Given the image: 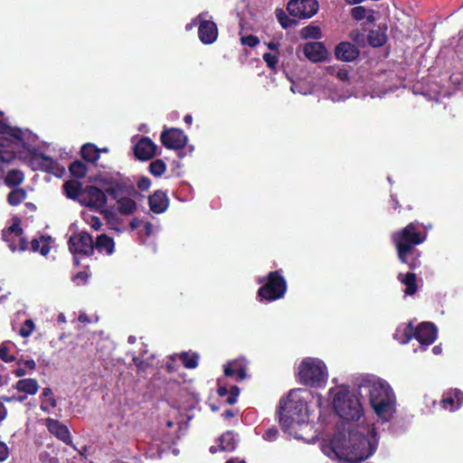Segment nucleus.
Returning a JSON list of instances; mask_svg holds the SVG:
<instances>
[{"label":"nucleus","instance_id":"37998d69","mask_svg":"<svg viewBox=\"0 0 463 463\" xmlns=\"http://www.w3.org/2000/svg\"><path fill=\"white\" fill-rule=\"evenodd\" d=\"M302 34L307 38L318 39L321 36V32L317 26H307L303 29Z\"/></svg>","mask_w":463,"mask_h":463},{"label":"nucleus","instance_id":"a18cd8bd","mask_svg":"<svg viewBox=\"0 0 463 463\" xmlns=\"http://www.w3.org/2000/svg\"><path fill=\"white\" fill-rule=\"evenodd\" d=\"M241 44L247 45L249 47H255L259 44L260 40L254 35H246L241 37Z\"/></svg>","mask_w":463,"mask_h":463},{"label":"nucleus","instance_id":"cd10ccee","mask_svg":"<svg viewBox=\"0 0 463 463\" xmlns=\"http://www.w3.org/2000/svg\"><path fill=\"white\" fill-rule=\"evenodd\" d=\"M63 190L67 197L77 200L80 203V194L84 188H82L81 184L78 181L71 180L64 183Z\"/></svg>","mask_w":463,"mask_h":463},{"label":"nucleus","instance_id":"a19ab883","mask_svg":"<svg viewBox=\"0 0 463 463\" xmlns=\"http://www.w3.org/2000/svg\"><path fill=\"white\" fill-rule=\"evenodd\" d=\"M35 328L34 323L32 319H26L22 325L19 334L23 337H29Z\"/></svg>","mask_w":463,"mask_h":463},{"label":"nucleus","instance_id":"20e7f679","mask_svg":"<svg viewBox=\"0 0 463 463\" xmlns=\"http://www.w3.org/2000/svg\"><path fill=\"white\" fill-rule=\"evenodd\" d=\"M333 398V406L337 415L346 420H357L363 415V407L359 399L345 386L332 388L329 391Z\"/></svg>","mask_w":463,"mask_h":463},{"label":"nucleus","instance_id":"79ce46f5","mask_svg":"<svg viewBox=\"0 0 463 463\" xmlns=\"http://www.w3.org/2000/svg\"><path fill=\"white\" fill-rule=\"evenodd\" d=\"M351 14L355 20H362L365 17L370 18L372 16L371 11L365 9L364 6L354 7Z\"/></svg>","mask_w":463,"mask_h":463},{"label":"nucleus","instance_id":"603ef678","mask_svg":"<svg viewBox=\"0 0 463 463\" xmlns=\"http://www.w3.org/2000/svg\"><path fill=\"white\" fill-rule=\"evenodd\" d=\"M278 430L275 428L269 429L263 435V439L267 441H273L278 437Z\"/></svg>","mask_w":463,"mask_h":463},{"label":"nucleus","instance_id":"ea45409f","mask_svg":"<svg viewBox=\"0 0 463 463\" xmlns=\"http://www.w3.org/2000/svg\"><path fill=\"white\" fill-rule=\"evenodd\" d=\"M70 171L75 177H83L87 173L86 165L80 161H75L70 165Z\"/></svg>","mask_w":463,"mask_h":463},{"label":"nucleus","instance_id":"864d4df0","mask_svg":"<svg viewBox=\"0 0 463 463\" xmlns=\"http://www.w3.org/2000/svg\"><path fill=\"white\" fill-rule=\"evenodd\" d=\"M150 185L151 181L149 180V178L146 176L139 178V180L137 181V187L142 191L147 190L150 187Z\"/></svg>","mask_w":463,"mask_h":463},{"label":"nucleus","instance_id":"f704fd0d","mask_svg":"<svg viewBox=\"0 0 463 463\" xmlns=\"http://www.w3.org/2000/svg\"><path fill=\"white\" fill-rule=\"evenodd\" d=\"M99 149L93 144H85L81 147L82 157L89 162H96L99 157Z\"/></svg>","mask_w":463,"mask_h":463},{"label":"nucleus","instance_id":"393cba45","mask_svg":"<svg viewBox=\"0 0 463 463\" xmlns=\"http://www.w3.org/2000/svg\"><path fill=\"white\" fill-rule=\"evenodd\" d=\"M39 383L35 379L26 378L19 380L14 388L18 392H24L27 395H33L39 390Z\"/></svg>","mask_w":463,"mask_h":463},{"label":"nucleus","instance_id":"f3484780","mask_svg":"<svg viewBox=\"0 0 463 463\" xmlns=\"http://www.w3.org/2000/svg\"><path fill=\"white\" fill-rule=\"evenodd\" d=\"M45 425L48 430L52 434L56 436L59 439L62 440L64 443L68 445L72 444V440L71 439V434L68 428L62 423H61L59 420L48 418L45 420Z\"/></svg>","mask_w":463,"mask_h":463},{"label":"nucleus","instance_id":"de8ad7c7","mask_svg":"<svg viewBox=\"0 0 463 463\" xmlns=\"http://www.w3.org/2000/svg\"><path fill=\"white\" fill-rule=\"evenodd\" d=\"M277 18L279 21L283 28H287L290 25V20L287 17L282 10L276 11Z\"/></svg>","mask_w":463,"mask_h":463},{"label":"nucleus","instance_id":"2eb2a0df","mask_svg":"<svg viewBox=\"0 0 463 463\" xmlns=\"http://www.w3.org/2000/svg\"><path fill=\"white\" fill-rule=\"evenodd\" d=\"M94 182L112 196H117V191L120 186V176L118 174H99L94 178Z\"/></svg>","mask_w":463,"mask_h":463},{"label":"nucleus","instance_id":"2f4dec72","mask_svg":"<svg viewBox=\"0 0 463 463\" xmlns=\"http://www.w3.org/2000/svg\"><path fill=\"white\" fill-rule=\"evenodd\" d=\"M238 439L232 431H227L219 439L220 450L232 451L235 449Z\"/></svg>","mask_w":463,"mask_h":463},{"label":"nucleus","instance_id":"9d476101","mask_svg":"<svg viewBox=\"0 0 463 463\" xmlns=\"http://www.w3.org/2000/svg\"><path fill=\"white\" fill-rule=\"evenodd\" d=\"M69 247L73 254L82 255H90L94 249L91 236L85 232L71 235L69 241Z\"/></svg>","mask_w":463,"mask_h":463},{"label":"nucleus","instance_id":"052dcab7","mask_svg":"<svg viewBox=\"0 0 463 463\" xmlns=\"http://www.w3.org/2000/svg\"><path fill=\"white\" fill-rule=\"evenodd\" d=\"M25 396H19V397H15V396H12V397H4L3 400L5 401V402H13V401H17V402H24L25 400Z\"/></svg>","mask_w":463,"mask_h":463},{"label":"nucleus","instance_id":"58836bf2","mask_svg":"<svg viewBox=\"0 0 463 463\" xmlns=\"http://www.w3.org/2000/svg\"><path fill=\"white\" fill-rule=\"evenodd\" d=\"M166 170V165L163 160L157 159L149 165L150 173L155 176H161Z\"/></svg>","mask_w":463,"mask_h":463},{"label":"nucleus","instance_id":"72a5a7b5","mask_svg":"<svg viewBox=\"0 0 463 463\" xmlns=\"http://www.w3.org/2000/svg\"><path fill=\"white\" fill-rule=\"evenodd\" d=\"M386 41L385 32L380 28L372 30L368 34V42L373 47L382 46Z\"/></svg>","mask_w":463,"mask_h":463},{"label":"nucleus","instance_id":"c9c22d12","mask_svg":"<svg viewBox=\"0 0 463 463\" xmlns=\"http://www.w3.org/2000/svg\"><path fill=\"white\" fill-rule=\"evenodd\" d=\"M400 279L401 281L406 286L405 293L407 295H412L416 291V278L415 275L412 273H407L406 275L402 276L400 274Z\"/></svg>","mask_w":463,"mask_h":463},{"label":"nucleus","instance_id":"e2e57ef3","mask_svg":"<svg viewBox=\"0 0 463 463\" xmlns=\"http://www.w3.org/2000/svg\"><path fill=\"white\" fill-rule=\"evenodd\" d=\"M337 77L341 80H346L347 78H348V75H347V71L345 70H339L337 71Z\"/></svg>","mask_w":463,"mask_h":463},{"label":"nucleus","instance_id":"4c0bfd02","mask_svg":"<svg viewBox=\"0 0 463 463\" xmlns=\"http://www.w3.org/2000/svg\"><path fill=\"white\" fill-rule=\"evenodd\" d=\"M25 197L26 194L23 189H14L8 194L7 200L11 205H18Z\"/></svg>","mask_w":463,"mask_h":463},{"label":"nucleus","instance_id":"338daca9","mask_svg":"<svg viewBox=\"0 0 463 463\" xmlns=\"http://www.w3.org/2000/svg\"><path fill=\"white\" fill-rule=\"evenodd\" d=\"M222 416L224 419L232 418L234 416V413L232 410H227L223 412Z\"/></svg>","mask_w":463,"mask_h":463},{"label":"nucleus","instance_id":"1a4fd4ad","mask_svg":"<svg viewBox=\"0 0 463 463\" xmlns=\"http://www.w3.org/2000/svg\"><path fill=\"white\" fill-rule=\"evenodd\" d=\"M80 203L90 208L102 209L107 203V196L96 186H86L80 194Z\"/></svg>","mask_w":463,"mask_h":463},{"label":"nucleus","instance_id":"4be33fe9","mask_svg":"<svg viewBox=\"0 0 463 463\" xmlns=\"http://www.w3.org/2000/svg\"><path fill=\"white\" fill-rule=\"evenodd\" d=\"M36 160L38 161L43 170L52 173L58 177L62 176L65 172V168L52 160L51 157L40 156L37 157Z\"/></svg>","mask_w":463,"mask_h":463},{"label":"nucleus","instance_id":"0e129e2a","mask_svg":"<svg viewBox=\"0 0 463 463\" xmlns=\"http://www.w3.org/2000/svg\"><path fill=\"white\" fill-rule=\"evenodd\" d=\"M330 99L334 102H336V101H341V100L345 99V97L337 96L335 93H331L330 94Z\"/></svg>","mask_w":463,"mask_h":463},{"label":"nucleus","instance_id":"f8f14e48","mask_svg":"<svg viewBox=\"0 0 463 463\" xmlns=\"http://www.w3.org/2000/svg\"><path fill=\"white\" fill-rule=\"evenodd\" d=\"M23 231L19 222H14L7 230L4 231V240L9 243L13 251L24 250L26 249V241L22 236Z\"/></svg>","mask_w":463,"mask_h":463},{"label":"nucleus","instance_id":"8fccbe9b","mask_svg":"<svg viewBox=\"0 0 463 463\" xmlns=\"http://www.w3.org/2000/svg\"><path fill=\"white\" fill-rule=\"evenodd\" d=\"M0 358L6 363L14 361V356L9 354L7 346L4 345L0 346Z\"/></svg>","mask_w":463,"mask_h":463},{"label":"nucleus","instance_id":"4d7b16f0","mask_svg":"<svg viewBox=\"0 0 463 463\" xmlns=\"http://www.w3.org/2000/svg\"><path fill=\"white\" fill-rule=\"evenodd\" d=\"M21 362H22V365L25 369L27 368V369H29L31 371L35 369L36 364H35V362L33 359L25 360V361H21Z\"/></svg>","mask_w":463,"mask_h":463},{"label":"nucleus","instance_id":"bf43d9fd","mask_svg":"<svg viewBox=\"0 0 463 463\" xmlns=\"http://www.w3.org/2000/svg\"><path fill=\"white\" fill-rule=\"evenodd\" d=\"M145 233L147 236L154 234L155 227L149 222H146L144 225Z\"/></svg>","mask_w":463,"mask_h":463},{"label":"nucleus","instance_id":"49530a36","mask_svg":"<svg viewBox=\"0 0 463 463\" xmlns=\"http://www.w3.org/2000/svg\"><path fill=\"white\" fill-rule=\"evenodd\" d=\"M39 459L42 463H58L59 460L55 457H52L49 452L42 451L39 454Z\"/></svg>","mask_w":463,"mask_h":463},{"label":"nucleus","instance_id":"6e6552de","mask_svg":"<svg viewBox=\"0 0 463 463\" xmlns=\"http://www.w3.org/2000/svg\"><path fill=\"white\" fill-rule=\"evenodd\" d=\"M317 0H290L288 4V13L298 18H309L317 14Z\"/></svg>","mask_w":463,"mask_h":463},{"label":"nucleus","instance_id":"13d9d810","mask_svg":"<svg viewBox=\"0 0 463 463\" xmlns=\"http://www.w3.org/2000/svg\"><path fill=\"white\" fill-rule=\"evenodd\" d=\"M17 377H22L26 374V369L22 365V362H18V368L14 371Z\"/></svg>","mask_w":463,"mask_h":463},{"label":"nucleus","instance_id":"dca6fc26","mask_svg":"<svg viewBox=\"0 0 463 463\" xmlns=\"http://www.w3.org/2000/svg\"><path fill=\"white\" fill-rule=\"evenodd\" d=\"M156 144L146 137H140L135 144V156L140 160H148L156 154Z\"/></svg>","mask_w":463,"mask_h":463},{"label":"nucleus","instance_id":"423d86ee","mask_svg":"<svg viewBox=\"0 0 463 463\" xmlns=\"http://www.w3.org/2000/svg\"><path fill=\"white\" fill-rule=\"evenodd\" d=\"M426 237V233L420 234L417 232L414 222H411L402 230L393 233L392 241L396 245L400 260L408 263L411 268H414L416 263L409 262L408 255L412 248L422 243Z\"/></svg>","mask_w":463,"mask_h":463},{"label":"nucleus","instance_id":"7c9ffc66","mask_svg":"<svg viewBox=\"0 0 463 463\" xmlns=\"http://www.w3.org/2000/svg\"><path fill=\"white\" fill-rule=\"evenodd\" d=\"M41 410L49 412L51 409H53L57 405L56 399L54 398L53 392L50 388H44L41 394Z\"/></svg>","mask_w":463,"mask_h":463},{"label":"nucleus","instance_id":"473e14b6","mask_svg":"<svg viewBox=\"0 0 463 463\" xmlns=\"http://www.w3.org/2000/svg\"><path fill=\"white\" fill-rule=\"evenodd\" d=\"M50 237L41 236L39 239L32 241V249L33 251H40L42 255L46 256L50 251Z\"/></svg>","mask_w":463,"mask_h":463},{"label":"nucleus","instance_id":"412c9836","mask_svg":"<svg viewBox=\"0 0 463 463\" xmlns=\"http://www.w3.org/2000/svg\"><path fill=\"white\" fill-rule=\"evenodd\" d=\"M36 160L38 161L43 170L52 173L58 177L62 176L65 172V168L52 160L51 157L40 156L37 157Z\"/></svg>","mask_w":463,"mask_h":463},{"label":"nucleus","instance_id":"3c124183","mask_svg":"<svg viewBox=\"0 0 463 463\" xmlns=\"http://www.w3.org/2000/svg\"><path fill=\"white\" fill-rule=\"evenodd\" d=\"M9 453L8 446L4 441L0 440V462L5 461L9 457Z\"/></svg>","mask_w":463,"mask_h":463},{"label":"nucleus","instance_id":"aec40b11","mask_svg":"<svg viewBox=\"0 0 463 463\" xmlns=\"http://www.w3.org/2000/svg\"><path fill=\"white\" fill-rule=\"evenodd\" d=\"M358 54V49L350 43H341L335 48V55L337 59L345 61H354Z\"/></svg>","mask_w":463,"mask_h":463},{"label":"nucleus","instance_id":"9b49d317","mask_svg":"<svg viewBox=\"0 0 463 463\" xmlns=\"http://www.w3.org/2000/svg\"><path fill=\"white\" fill-rule=\"evenodd\" d=\"M414 337L419 342L420 349L424 351L437 338V328L430 322H422L414 328Z\"/></svg>","mask_w":463,"mask_h":463},{"label":"nucleus","instance_id":"69168bd1","mask_svg":"<svg viewBox=\"0 0 463 463\" xmlns=\"http://www.w3.org/2000/svg\"><path fill=\"white\" fill-rule=\"evenodd\" d=\"M237 397H238V395H236V394H231L227 399L228 403H230V404L235 403L237 401Z\"/></svg>","mask_w":463,"mask_h":463},{"label":"nucleus","instance_id":"bb28decb","mask_svg":"<svg viewBox=\"0 0 463 463\" xmlns=\"http://www.w3.org/2000/svg\"><path fill=\"white\" fill-rule=\"evenodd\" d=\"M93 245L94 248L98 250L99 252H104L107 255H111L115 250L114 241L106 234H101L98 236L96 242L93 243Z\"/></svg>","mask_w":463,"mask_h":463},{"label":"nucleus","instance_id":"5fc2aeb1","mask_svg":"<svg viewBox=\"0 0 463 463\" xmlns=\"http://www.w3.org/2000/svg\"><path fill=\"white\" fill-rule=\"evenodd\" d=\"M86 221L94 230H99L101 227V222L96 216L87 217Z\"/></svg>","mask_w":463,"mask_h":463},{"label":"nucleus","instance_id":"680f3d73","mask_svg":"<svg viewBox=\"0 0 463 463\" xmlns=\"http://www.w3.org/2000/svg\"><path fill=\"white\" fill-rule=\"evenodd\" d=\"M7 415V411L5 407V405L0 402V422L3 421Z\"/></svg>","mask_w":463,"mask_h":463},{"label":"nucleus","instance_id":"a878e982","mask_svg":"<svg viewBox=\"0 0 463 463\" xmlns=\"http://www.w3.org/2000/svg\"><path fill=\"white\" fill-rule=\"evenodd\" d=\"M414 336V326L411 323L400 325L394 333V338L401 344H407Z\"/></svg>","mask_w":463,"mask_h":463},{"label":"nucleus","instance_id":"4468645a","mask_svg":"<svg viewBox=\"0 0 463 463\" xmlns=\"http://www.w3.org/2000/svg\"><path fill=\"white\" fill-rule=\"evenodd\" d=\"M194 24H198L199 38L204 44L213 43L217 39L218 30L213 22L203 21L202 15H199Z\"/></svg>","mask_w":463,"mask_h":463},{"label":"nucleus","instance_id":"5701e85b","mask_svg":"<svg viewBox=\"0 0 463 463\" xmlns=\"http://www.w3.org/2000/svg\"><path fill=\"white\" fill-rule=\"evenodd\" d=\"M149 206L152 212L156 213H164L168 206L166 195L162 192H156L149 197Z\"/></svg>","mask_w":463,"mask_h":463},{"label":"nucleus","instance_id":"0eeeda50","mask_svg":"<svg viewBox=\"0 0 463 463\" xmlns=\"http://www.w3.org/2000/svg\"><path fill=\"white\" fill-rule=\"evenodd\" d=\"M286 281L278 271L270 272L268 281L259 289V297L267 301L282 298L286 292Z\"/></svg>","mask_w":463,"mask_h":463},{"label":"nucleus","instance_id":"f03ea898","mask_svg":"<svg viewBox=\"0 0 463 463\" xmlns=\"http://www.w3.org/2000/svg\"><path fill=\"white\" fill-rule=\"evenodd\" d=\"M309 393L303 389H296L280 401L279 423L289 435L296 439H301L298 430L302 427H307L308 410L307 401Z\"/></svg>","mask_w":463,"mask_h":463},{"label":"nucleus","instance_id":"f257e3e1","mask_svg":"<svg viewBox=\"0 0 463 463\" xmlns=\"http://www.w3.org/2000/svg\"><path fill=\"white\" fill-rule=\"evenodd\" d=\"M378 446L376 430L372 423L361 422L348 427L347 432H338L323 452L343 463H360L372 456Z\"/></svg>","mask_w":463,"mask_h":463},{"label":"nucleus","instance_id":"c756f323","mask_svg":"<svg viewBox=\"0 0 463 463\" xmlns=\"http://www.w3.org/2000/svg\"><path fill=\"white\" fill-rule=\"evenodd\" d=\"M117 210L122 214L130 215L137 210V203L130 197H120L117 201Z\"/></svg>","mask_w":463,"mask_h":463},{"label":"nucleus","instance_id":"09e8293b","mask_svg":"<svg viewBox=\"0 0 463 463\" xmlns=\"http://www.w3.org/2000/svg\"><path fill=\"white\" fill-rule=\"evenodd\" d=\"M133 361L136 364V366L138 368V370L145 371L147 366L151 365L152 364L149 362V359H144L139 357H134Z\"/></svg>","mask_w":463,"mask_h":463},{"label":"nucleus","instance_id":"774afa93","mask_svg":"<svg viewBox=\"0 0 463 463\" xmlns=\"http://www.w3.org/2000/svg\"><path fill=\"white\" fill-rule=\"evenodd\" d=\"M140 224V222L137 219H133L130 222V227L135 230L137 229Z\"/></svg>","mask_w":463,"mask_h":463},{"label":"nucleus","instance_id":"c03bdc74","mask_svg":"<svg viewBox=\"0 0 463 463\" xmlns=\"http://www.w3.org/2000/svg\"><path fill=\"white\" fill-rule=\"evenodd\" d=\"M263 60L270 69L274 70L278 63V55L275 52H267L263 54Z\"/></svg>","mask_w":463,"mask_h":463},{"label":"nucleus","instance_id":"ddd939ff","mask_svg":"<svg viewBox=\"0 0 463 463\" xmlns=\"http://www.w3.org/2000/svg\"><path fill=\"white\" fill-rule=\"evenodd\" d=\"M160 138L162 144L170 149H180L184 147L187 142V137L178 128L164 130Z\"/></svg>","mask_w":463,"mask_h":463},{"label":"nucleus","instance_id":"a211bd4d","mask_svg":"<svg viewBox=\"0 0 463 463\" xmlns=\"http://www.w3.org/2000/svg\"><path fill=\"white\" fill-rule=\"evenodd\" d=\"M463 403V393L459 390L447 392L441 400V407L449 411L458 410Z\"/></svg>","mask_w":463,"mask_h":463},{"label":"nucleus","instance_id":"39448f33","mask_svg":"<svg viewBox=\"0 0 463 463\" xmlns=\"http://www.w3.org/2000/svg\"><path fill=\"white\" fill-rule=\"evenodd\" d=\"M299 381L311 387L325 386L328 379L326 364L316 357L304 358L298 368Z\"/></svg>","mask_w":463,"mask_h":463},{"label":"nucleus","instance_id":"b1692460","mask_svg":"<svg viewBox=\"0 0 463 463\" xmlns=\"http://www.w3.org/2000/svg\"><path fill=\"white\" fill-rule=\"evenodd\" d=\"M224 373L227 376H234L239 380H243L246 377L244 361L235 360L229 363L224 367Z\"/></svg>","mask_w":463,"mask_h":463},{"label":"nucleus","instance_id":"e433bc0d","mask_svg":"<svg viewBox=\"0 0 463 463\" xmlns=\"http://www.w3.org/2000/svg\"><path fill=\"white\" fill-rule=\"evenodd\" d=\"M24 180V174L19 170L9 171L5 176V182L7 185H17Z\"/></svg>","mask_w":463,"mask_h":463},{"label":"nucleus","instance_id":"6e6d98bb","mask_svg":"<svg viewBox=\"0 0 463 463\" xmlns=\"http://www.w3.org/2000/svg\"><path fill=\"white\" fill-rule=\"evenodd\" d=\"M88 279V274L86 272H79L75 277H74V280L76 281L77 284H80V283H84Z\"/></svg>","mask_w":463,"mask_h":463},{"label":"nucleus","instance_id":"7ed1b4c3","mask_svg":"<svg viewBox=\"0 0 463 463\" xmlns=\"http://www.w3.org/2000/svg\"><path fill=\"white\" fill-rule=\"evenodd\" d=\"M364 384L369 390V400L377 417L389 421L395 411V395L385 381L374 376L367 377Z\"/></svg>","mask_w":463,"mask_h":463},{"label":"nucleus","instance_id":"c85d7f7f","mask_svg":"<svg viewBox=\"0 0 463 463\" xmlns=\"http://www.w3.org/2000/svg\"><path fill=\"white\" fill-rule=\"evenodd\" d=\"M198 354L195 353L184 352L180 354H173L170 356L172 362L181 360L184 367L194 369L198 365Z\"/></svg>","mask_w":463,"mask_h":463},{"label":"nucleus","instance_id":"6ab92c4d","mask_svg":"<svg viewBox=\"0 0 463 463\" xmlns=\"http://www.w3.org/2000/svg\"><path fill=\"white\" fill-rule=\"evenodd\" d=\"M305 56L312 61H321L326 58L327 52L324 45L318 42L307 43L303 49Z\"/></svg>","mask_w":463,"mask_h":463}]
</instances>
